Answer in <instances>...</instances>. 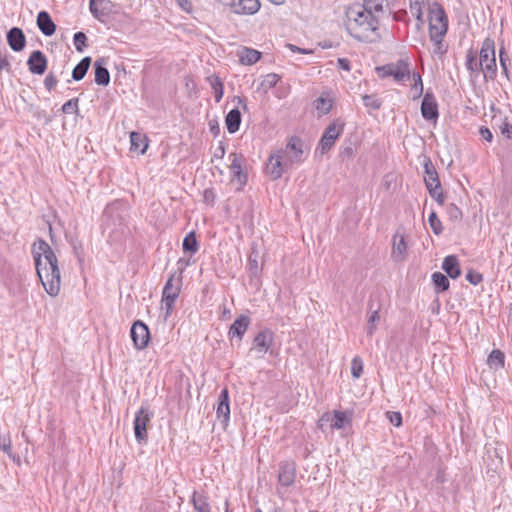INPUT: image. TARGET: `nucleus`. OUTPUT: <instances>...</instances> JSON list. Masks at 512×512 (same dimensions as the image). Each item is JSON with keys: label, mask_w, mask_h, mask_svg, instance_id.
Masks as SVG:
<instances>
[{"label": "nucleus", "mask_w": 512, "mask_h": 512, "mask_svg": "<svg viewBox=\"0 0 512 512\" xmlns=\"http://www.w3.org/2000/svg\"><path fill=\"white\" fill-rule=\"evenodd\" d=\"M36 272L46 293L56 297L60 292L61 274L58 259L51 246L42 238H38L32 248Z\"/></svg>", "instance_id": "1"}, {"label": "nucleus", "mask_w": 512, "mask_h": 512, "mask_svg": "<svg viewBox=\"0 0 512 512\" xmlns=\"http://www.w3.org/2000/svg\"><path fill=\"white\" fill-rule=\"evenodd\" d=\"M345 15L348 19L346 30L352 38L367 44L380 42L378 18L370 12H365L360 3L347 7Z\"/></svg>", "instance_id": "2"}, {"label": "nucleus", "mask_w": 512, "mask_h": 512, "mask_svg": "<svg viewBox=\"0 0 512 512\" xmlns=\"http://www.w3.org/2000/svg\"><path fill=\"white\" fill-rule=\"evenodd\" d=\"M479 62L485 81H493L497 76V64L495 56V41L487 37L483 40L479 52Z\"/></svg>", "instance_id": "3"}, {"label": "nucleus", "mask_w": 512, "mask_h": 512, "mask_svg": "<svg viewBox=\"0 0 512 512\" xmlns=\"http://www.w3.org/2000/svg\"><path fill=\"white\" fill-rule=\"evenodd\" d=\"M183 268L174 271L166 281L162 292V305L165 309L166 316L171 315L174 310L175 302L179 297L182 286Z\"/></svg>", "instance_id": "4"}, {"label": "nucleus", "mask_w": 512, "mask_h": 512, "mask_svg": "<svg viewBox=\"0 0 512 512\" xmlns=\"http://www.w3.org/2000/svg\"><path fill=\"white\" fill-rule=\"evenodd\" d=\"M345 128V121L336 118L325 128L316 148L321 155L328 153L335 145L336 140L342 135Z\"/></svg>", "instance_id": "5"}, {"label": "nucleus", "mask_w": 512, "mask_h": 512, "mask_svg": "<svg viewBox=\"0 0 512 512\" xmlns=\"http://www.w3.org/2000/svg\"><path fill=\"white\" fill-rule=\"evenodd\" d=\"M448 16L444 7L439 2L429 5V34L437 38L445 36L448 31Z\"/></svg>", "instance_id": "6"}, {"label": "nucleus", "mask_w": 512, "mask_h": 512, "mask_svg": "<svg viewBox=\"0 0 512 512\" xmlns=\"http://www.w3.org/2000/svg\"><path fill=\"white\" fill-rule=\"evenodd\" d=\"M153 417V413L147 405H142L136 412L133 428L135 439L139 444H145L148 440L147 426Z\"/></svg>", "instance_id": "7"}, {"label": "nucleus", "mask_w": 512, "mask_h": 512, "mask_svg": "<svg viewBox=\"0 0 512 512\" xmlns=\"http://www.w3.org/2000/svg\"><path fill=\"white\" fill-rule=\"evenodd\" d=\"M376 71L380 78L392 76L398 82L402 81L405 77L410 78L409 62L405 59H399L396 63H388L376 67Z\"/></svg>", "instance_id": "8"}, {"label": "nucleus", "mask_w": 512, "mask_h": 512, "mask_svg": "<svg viewBox=\"0 0 512 512\" xmlns=\"http://www.w3.org/2000/svg\"><path fill=\"white\" fill-rule=\"evenodd\" d=\"M130 336L137 350L145 349L151 338L149 327L142 320L134 321L130 329Z\"/></svg>", "instance_id": "9"}, {"label": "nucleus", "mask_w": 512, "mask_h": 512, "mask_svg": "<svg viewBox=\"0 0 512 512\" xmlns=\"http://www.w3.org/2000/svg\"><path fill=\"white\" fill-rule=\"evenodd\" d=\"M304 142L298 136H291L286 144L283 154L288 156L290 165L297 163L300 164L304 161Z\"/></svg>", "instance_id": "10"}, {"label": "nucleus", "mask_w": 512, "mask_h": 512, "mask_svg": "<svg viewBox=\"0 0 512 512\" xmlns=\"http://www.w3.org/2000/svg\"><path fill=\"white\" fill-rule=\"evenodd\" d=\"M278 482L283 487H290L294 484L297 472V465L294 460L288 459L279 463Z\"/></svg>", "instance_id": "11"}, {"label": "nucleus", "mask_w": 512, "mask_h": 512, "mask_svg": "<svg viewBox=\"0 0 512 512\" xmlns=\"http://www.w3.org/2000/svg\"><path fill=\"white\" fill-rule=\"evenodd\" d=\"M274 341V333L271 329L265 328L261 331H259L252 342L251 351H256L260 354V357H262L264 354H266Z\"/></svg>", "instance_id": "12"}, {"label": "nucleus", "mask_w": 512, "mask_h": 512, "mask_svg": "<svg viewBox=\"0 0 512 512\" xmlns=\"http://www.w3.org/2000/svg\"><path fill=\"white\" fill-rule=\"evenodd\" d=\"M229 159L231 160L229 168L232 175L237 179L240 186H244L248 180V174L244 170L245 157L242 154L232 152L229 154Z\"/></svg>", "instance_id": "13"}, {"label": "nucleus", "mask_w": 512, "mask_h": 512, "mask_svg": "<svg viewBox=\"0 0 512 512\" xmlns=\"http://www.w3.org/2000/svg\"><path fill=\"white\" fill-rule=\"evenodd\" d=\"M421 115L427 121H436L439 117L438 103L431 91H427L422 98Z\"/></svg>", "instance_id": "14"}, {"label": "nucleus", "mask_w": 512, "mask_h": 512, "mask_svg": "<svg viewBox=\"0 0 512 512\" xmlns=\"http://www.w3.org/2000/svg\"><path fill=\"white\" fill-rule=\"evenodd\" d=\"M250 323L251 319L248 315H239L229 328L228 338L230 341L233 343L234 338H236L238 342H241Z\"/></svg>", "instance_id": "15"}, {"label": "nucleus", "mask_w": 512, "mask_h": 512, "mask_svg": "<svg viewBox=\"0 0 512 512\" xmlns=\"http://www.w3.org/2000/svg\"><path fill=\"white\" fill-rule=\"evenodd\" d=\"M28 70L35 75H43L47 70L48 60L41 50H34L27 59Z\"/></svg>", "instance_id": "16"}, {"label": "nucleus", "mask_w": 512, "mask_h": 512, "mask_svg": "<svg viewBox=\"0 0 512 512\" xmlns=\"http://www.w3.org/2000/svg\"><path fill=\"white\" fill-rule=\"evenodd\" d=\"M283 158V150H278L276 153L271 154L268 163L266 165V173L271 177L273 180H277L282 177L284 173V166L287 165V163L282 162Z\"/></svg>", "instance_id": "17"}, {"label": "nucleus", "mask_w": 512, "mask_h": 512, "mask_svg": "<svg viewBox=\"0 0 512 512\" xmlns=\"http://www.w3.org/2000/svg\"><path fill=\"white\" fill-rule=\"evenodd\" d=\"M216 415L218 419H222L221 422L225 428L230 420V398L227 387L223 388L218 396Z\"/></svg>", "instance_id": "18"}, {"label": "nucleus", "mask_w": 512, "mask_h": 512, "mask_svg": "<svg viewBox=\"0 0 512 512\" xmlns=\"http://www.w3.org/2000/svg\"><path fill=\"white\" fill-rule=\"evenodd\" d=\"M108 59L105 57L98 58L93 65L94 81L99 86H108L110 83V72L107 69Z\"/></svg>", "instance_id": "19"}, {"label": "nucleus", "mask_w": 512, "mask_h": 512, "mask_svg": "<svg viewBox=\"0 0 512 512\" xmlns=\"http://www.w3.org/2000/svg\"><path fill=\"white\" fill-rule=\"evenodd\" d=\"M6 39L9 47L14 52L22 51L26 46V36L23 30L19 27H12L6 34Z\"/></svg>", "instance_id": "20"}, {"label": "nucleus", "mask_w": 512, "mask_h": 512, "mask_svg": "<svg viewBox=\"0 0 512 512\" xmlns=\"http://www.w3.org/2000/svg\"><path fill=\"white\" fill-rule=\"evenodd\" d=\"M113 4L110 0H90L89 9L91 14L98 20L108 16L112 11Z\"/></svg>", "instance_id": "21"}, {"label": "nucleus", "mask_w": 512, "mask_h": 512, "mask_svg": "<svg viewBox=\"0 0 512 512\" xmlns=\"http://www.w3.org/2000/svg\"><path fill=\"white\" fill-rule=\"evenodd\" d=\"M324 421L330 422L331 428L337 430L351 424V419L346 415V412L339 410H334L332 418L328 413H325L320 419V422Z\"/></svg>", "instance_id": "22"}, {"label": "nucleus", "mask_w": 512, "mask_h": 512, "mask_svg": "<svg viewBox=\"0 0 512 512\" xmlns=\"http://www.w3.org/2000/svg\"><path fill=\"white\" fill-rule=\"evenodd\" d=\"M259 0H236L232 12L238 15H253L260 9Z\"/></svg>", "instance_id": "23"}, {"label": "nucleus", "mask_w": 512, "mask_h": 512, "mask_svg": "<svg viewBox=\"0 0 512 512\" xmlns=\"http://www.w3.org/2000/svg\"><path fill=\"white\" fill-rule=\"evenodd\" d=\"M36 23L42 34L47 37L52 36L56 31V24L47 11H40L38 13Z\"/></svg>", "instance_id": "24"}, {"label": "nucleus", "mask_w": 512, "mask_h": 512, "mask_svg": "<svg viewBox=\"0 0 512 512\" xmlns=\"http://www.w3.org/2000/svg\"><path fill=\"white\" fill-rule=\"evenodd\" d=\"M424 176L423 180L425 187L432 186L440 181L439 174L430 157L424 156L423 159Z\"/></svg>", "instance_id": "25"}, {"label": "nucleus", "mask_w": 512, "mask_h": 512, "mask_svg": "<svg viewBox=\"0 0 512 512\" xmlns=\"http://www.w3.org/2000/svg\"><path fill=\"white\" fill-rule=\"evenodd\" d=\"M368 320H367V329L366 333L367 336H372L374 332L376 331L377 325L376 323L380 320V306L375 305L373 300H369L368 304Z\"/></svg>", "instance_id": "26"}, {"label": "nucleus", "mask_w": 512, "mask_h": 512, "mask_svg": "<svg viewBox=\"0 0 512 512\" xmlns=\"http://www.w3.org/2000/svg\"><path fill=\"white\" fill-rule=\"evenodd\" d=\"M442 269L451 279H456L461 275L460 263L455 255H448L444 258Z\"/></svg>", "instance_id": "27"}, {"label": "nucleus", "mask_w": 512, "mask_h": 512, "mask_svg": "<svg viewBox=\"0 0 512 512\" xmlns=\"http://www.w3.org/2000/svg\"><path fill=\"white\" fill-rule=\"evenodd\" d=\"M190 502L195 512H211L209 498L204 491H194Z\"/></svg>", "instance_id": "28"}, {"label": "nucleus", "mask_w": 512, "mask_h": 512, "mask_svg": "<svg viewBox=\"0 0 512 512\" xmlns=\"http://www.w3.org/2000/svg\"><path fill=\"white\" fill-rule=\"evenodd\" d=\"M241 119V112L238 108H233L227 113L225 116V125L230 134H234L239 130Z\"/></svg>", "instance_id": "29"}, {"label": "nucleus", "mask_w": 512, "mask_h": 512, "mask_svg": "<svg viewBox=\"0 0 512 512\" xmlns=\"http://www.w3.org/2000/svg\"><path fill=\"white\" fill-rule=\"evenodd\" d=\"M358 143L351 139H345L339 148V158L342 162L350 161L355 156Z\"/></svg>", "instance_id": "30"}, {"label": "nucleus", "mask_w": 512, "mask_h": 512, "mask_svg": "<svg viewBox=\"0 0 512 512\" xmlns=\"http://www.w3.org/2000/svg\"><path fill=\"white\" fill-rule=\"evenodd\" d=\"M398 234L394 236V242L392 247V258L395 261H403L406 258L407 253V243L405 240V236L401 235L399 240H397Z\"/></svg>", "instance_id": "31"}, {"label": "nucleus", "mask_w": 512, "mask_h": 512, "mask_svg": "<svg viewBox=\"0 0 512 512\" xmlns=\"http://www.w3.org/2000/svg\"><path fill=\"white\" fill-rule=\"evenodd\" d=\"M492 126L494 129H498L505 138L512 139V124L507 121L506 117L502 118L500 115H494Z\"/></svg>", "instance_id": "32"}, {"label": "nucleus", "mask_w": 512, "mask_h": 512, "mask_svg": "<svg viewBox=\"0 0 512 512\" xmlns=\"http://www.w3.org/2000/svg\"><path fill=\"white\" fill-rule=\"evenodd\" d=\"M206 81L209 83L211 89L214 92L215 102L219 103L224 95V84L221 78L216 74H212L206 77Z\"/></svg>", "instance_id": "33"}, {"label": "nucleus", "mask_w": 512, "mask_h": 512, "mask_svg": "<svg viewBox=\"0 0 512 512\" xmlns=\"http://www.w3.org/2000/svg\"><path fill=\"white\" fill-rule=\"evenodd\" d=\"M92 59L90 56H86L80 60L78 64L73 68L72 70V79L74 81H80L82 80L85 75L87 74L90 66H91Z\"/></svg>", "instance_id": "34"}, {"label": "nucleus", "mask_w": 512, "mask_h": 512, "mask_svg": "<svg viewBox=\"0 0 512 512\" xmlns=\"http://www.w3.org/2000/svg\"><path fill=\"white\" fill-rule=\"evenodd\" d=\"M465 66L469 72L474 73L476 75L479 74V72L482 69V64L479 62L478 53L476 50H467Z\"/></svg>", "instance_id": "35"}, {"label": "nucleus", "mask_w": 512, "mask_h": 512, "mask_svg": "<svg viewBox=\"0 0 512 512\" xmlns=\"http://www.w3.org/2000/svg\"><path fill=\"white\" fill-rule=\"evenodd\" d=\"M487 365L490 369L495 371L504 368L505 366V354L499 349H494L488 355Z\"/></svg>", "instance_id": "36"}, {"label": "nucleus", "mask_w": 512, "mask_h": 512, "mask_svg": "<svg viewBox=\"0 0 512 512\" xmlns=\"http://www.w3.org/2000/svg\"><path fill=\"white\" fill-rule=\"evenodd\" d=\"M261 58L258 50L244 47L239 53V60L244 65H253Z\"/></svg>", "instance_id": "37"}, {"label": "nucleus", "mask_w": 512, "mask_h": 512, "mask_svg": "<svg viewBox=\"0 0 512 512\" xmlns=\"http://www.w3.org/2000/svg\"><path fill=\"white\" fill-rule=\"evenodd\" d=\"M434 290L437 294L445 292L449 289L450 282L448 276L441 272H434L431 276Z\"/></svg>", "instance_id": "38"}, {"label": "nucleus", "mask_w": 512, "mask_h": 512, "mask_svg": "<svg viewBox=\"0 0 512 512\" xmlns=\"http://www.w3.org/2000/svg\"><path fill=\"white\" fill-rule=\"evenodd\" d=\"M130 142H131V150L139 151L140 153H145L148 143L147 139L144 135L139 132H131L130 134Z\"/></svg>", "instance_id": "39"}, {"label": "nucleus", "mask_w": 512, "mask_h": 512, "mask_svg": "<svg viewBox=\"0 0 512 512\" xmlns=\"http://www.w3.org/2000/svg\"><path fill=\"white\" fill-rule=\"evenodd\" d=\"M261 272V268L258 265V252L253 250L248 257V275L250 281L258 279Z\"/></svg>", "instance_id": "40"}, {"label": "nucleus", "mask_w": 512, "mask_h": 512, "mask_svg": "<svg viewBox=\"0 0 512 512\" xmlns=\"http://www.w3.org/2000/svg\"><path fill=\"white\" fill-rule=\"evenodd\" d=\"M182 249L185 253L195 254L199 249L196 233L190 231L183 239Z\"/></svg>", "instance_id": "41"}, {"label": "nucleus", "mask_w": 512, "mask_h": 512, "mask_svg": "<svg viewBox=\"0 0 512 512\" xmlns=\"http://www.w3.org/2000/svg\"><path fill=\"white\" fill-rule=\"evenodd\" d=\"M314 105L317 111L323 115H326L333 108V100L328 97L320 96L314 101Z\"/></svg>", "instance_id": "42"}, {"label": "nucleus", "mask_w": 512, "mask_h": 512, "mask_svg": "<svg viewBox=\"0 0 512 512\" xmlns=\"http://www.w3.org/2000/svg\"><path fill=\"white\" fill-rule=\"evenodd\" d=\"M362 100L364 106L372 110H379L382 106V100L376 94H365Z\"/></svg>", "instance_id": "43"}, {"label": "nucleus", "mask_w": 512, "mask_h": 512, "mask_svg": "<svg viewBox=\"0 0 512 512\" xmlns=\"http://www.w3.org/2000/svg\"><path fill=\"white\" fill-rule=\"evenodd\" d=\"M73 43L77 52L82 53L88 46V38L82 31H78L73 35Z\"/></svg>", "instance_id": "44"}, {"label": "nucleus", "mask_w": 512, "mask_h": 512, "mask_svg": "<svg viewBox=\"0 0 512 512\" xmlns=\"http://www.w3.org/2000/svg\"><path fill=\"white\" fill-rule=\"evenodd\" d=\"M384 1L385 0H364L363 4H360V7L365 9V12L373 14V11H382Z\"/></svg>", "instance_id": "45"}, {"label": "nucleus", "mask_w": 512, "mask_h": 512, "mask_svg": "<svg viewBox=\"0 0 512 512\" xmlns=\"http://www.w3.org/2000/svg\"><path fill=\"white\" fill-rule=\"evenodd\" d=\"M499 60H500V66L502 69V73L509 80L510 79V77H509L510 71H509L508 66L510 65V58H509L508 54L506 53L504 46H501L499 49Z\"/></svg>", "instance_id": "46"}, {"label": "nucleus", "mask_w": 512, "mask_h": 512, "mask_svg": "<svg viewBox=\"0 0 512 512\" xmlns=\"http://www.w3.org/2000/svg\"><path fill=\"white\" fill-rule=\"evenodd\" d=\"M428 222L435 235H440L443 232L442 223L434 210L430 212Z\"/></svg>", "instance_id": "47"}, {"label": "nucleus", "mask_w": 512, "mask_h": 512, "mask_svg": "<svg viewBox=\"0 0 512 512\" xmlns=\"http://www.w3.org/2000/svg\"><path fill=\"white\" fill-rule=\"evenodd\" d=\"M78 104H79V98L78 97L72 98L62 105L61 111L64 114H72V113L79 114V105Z\"/></svg>", "instance_id": "48"}, {"label": "nucleus", "mask_w": 512, "mask_h": 512, "mask_svg": "<svg viewBox=\"0 0 512 512\" xmlns=\"http://www.w3.org/2000/svg\"><path fill=\"white\" fill-rule=\"evenodd\" d=\"M447 215L453 222H460L463 218L462 210L454 203L447 206Z\"/></svg>", "instance_id": "49"}, {"label": "nucleus", "mask_w": 512, "mask_h": 512, "mask_svg": "<svg viewBox=\"0 0 512 512\" xmlns=\"http://www.w3.org/2000/svg\"><path fill=\"white\" fill-rule=\"evenodd\" d=\"M363 373V361L359 356H355L351 361L352 377L358 379Z\"/></svg>", "instance_id": "50"}, {"label": "nucleus", "mask_w": 512, "mask_h": 512, "mask_svg": "<svg viewBox=\"0 0 512 512\" xmlns=\"http://www.w3.org/2000/svg\"><path fill=\"white\" fill-rule=\"evenodd\" d=\"M430 40L434 43L435 49L434 53L443 55L447 52V47H444L443 45V38L444 36H440L437 38L434 34H429Z\"/></svg>", "instance_id": "51"}, {"label": "nucleus", "mask_w": 512, "mask_h": 512, "mask_svg": "<svg viewBox=\"0 0 512 512\" xmlns=\"http://www.w3.org/2000/svg\"><path fill=\"white\" fill-rule=\"evenodd\" d=\"M465 278L472 285H478L483 281V275L473 269L467 271Z\"/></svg>", "instance_id": "52"}, {"label": "nucleus", "mask_w": 512, "mask_h": 512, "mask_svg": "<svg viewBox=\"0 0 512 512\" xmlns=\"http://www.w3.org/2000/svg\"><path fill=\"white\" fill-rule=\"evenodd\" d=\"M413 79H414V84L412 86V89L417 91V94L413 97V99H417L423 93V82H422L421 75L418 72L413 73Z\"/></svg>", "instance_id": "53"}, {"label": "nucleus", "mask_w": 512, "mask_h": 512, "mask_svg": "<svg viewBox=\"0 0 512 512\" xmlns=\"http://www.w3.org/2000/svg\"><path fill=\"white\" fill-rule=\"evenodd\" d=\"M0 449L8 455V457L16 462L17 464H20V457L19 455H16L12 452V441L11 439L7 441L4 445L0 447Z\"/></svg>", "instance_id": "54"}, {"label": "nucleus", "mask_w": 512, "mask_h": 512, "mask_svg": "<svg viewBox=\"0 0 512 512\" xmlns=\"http://www.w3.org/2000/svg\"><path fill=\"white\" fill-rule=\"evenodd\" d=\"M72 247L78 262L82 264L84 262V249L82 243L80 241H73Z\"/></svg>", "instance_id": "55"}, {"label": "nucleus", "mask_w": 512, "mask_h": 512, "mask_svg": "<svg viewBox=\"0 0 512 512\" xmlns=\"http://www.w3.org/2000/svg\"><path fill=\"white\" fill-rule=\"evenodd\" d=\"M388 419L391 424H393L396 427H400L403 422L402 414L400 412L391 411L387 412Z\"/></svg>", "instance_id": "56"}, {"label": "nucleus", "mask_w": 512, "mask_h": 512, "mask_svg": "<svg viewBox=\"0 0 512 512\" xmlns=\"http://www.w3.org/2000/svg\"><path fill=\"white\" fill-rule=\"evenodd\" d=\"M280 76L276 73H269L265 76L263 80V84L266 85L268 88H273L276 86V84L279 82Z\"/></svg>", "instance_id": "57"}, {"label": "nucleus", "mask_w": 512, "mask_h": 512, "mask_svg": "<svg viewBox=\"0 0 512 512\" xmlns=\"http://www.w3.org/2000/svg\"><path fill=\"white\" fill-rule=\"evenodd\" d=\"M215 199H216V194H215L213 188H207L204 190L203 201L206 204L213 206L215 204Z\"/></svg>", "instance_id": "58"}, {"label": "nucleus", "mask_w": 512, "mask_h": 512, "mask_svg": "<svg viewBox=\"0 0 512 512\" xmlns=\"http://www.w3.org/2000/svg\"><path fill=\"white\" fill-rule=\"evenodd\" d=\"M57 83L58 79L52 72H50L44 79V86L48 91L54 89Z\"/></svg>", "instance_id": "59"}, {"label": "nucleus", "mask_w": 512, "mask_h": 512, "mask_svg": "<svg viewBox=\"0 0 512 512\" xmlns=\"http://www.w3.org/2000/svg\"><path fill=\"white\" fill-rule=\"evenodd\" d=\"M479 135L481 136V138L489 143L492 142L493 140V134L491 132V130L486 127V126H481L479 128Z\"/></svg>", "instance_id": "60"}, {"label": "nucleus", "mask_w": 512, "mask_h": 512, "mask_svg": "<svg viewBox=\"0 0 512 512\" xmlns=\"http://www.w3.org/2000/svg\"><path fill=\"white\" fill-rule=\"evenodd\" d=\"M426 189L431 197L436 196L437 193L443 192L441 181H437L436 184H433L432 186H428V187H426Z\"/></svg>", "instance_id": "61"}, {"label": "nucleus", "mask_w": 512, "mask_h": 512, "mask_svg": "<svg viewBox=\"0 0 512 512\" xmlns=\"http://www.w3.org/2000/svg\"><path fill=\"white\" fill-rule=\"evenodd\" d=\"M6 71L8 73L11 72V64L7 58V55H2L0 53V71Z\"/></svg>", "instance_id": "62"}, {"label": "nucleus", "mask_w": 512, "mask_h": 512, "mask_svg": "<svg viewBox=\"0 0 512 512\" xmlns=\"http://www.w3.org/2000/svg\"><path fill=\"white\" fill-rule=\"evenodd\" d=\"M337 66L339 69L344 70V71L351 70V63L347 58H338Z\"/></svg>", "instance_id": "63"}, {"label": "nucleus", "mask_w": 512, "mask_h": 512, "mask_svg": "<svg viewBox=\"0 0 512 512\" xmlns=\"http://www.w3.org/2000/svg\"><path fill=\"white\" fill-rule=\"evenodd\" d=\"M425 3H416L415 2H410V10L412 12V14L414 16H420L421 13H423L422 11V6L424 5Z\"/></svg>", "instance_id": "64"}]
</instances>
